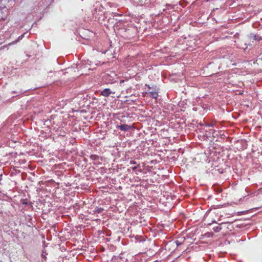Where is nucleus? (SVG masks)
Returning a JSON list of instances; mask_svg holds the SVG:
<instances>
[{"mask_svg":"<svg viewBox=\"0 0 262 262\" xmlns=\"http://www.w3.org/2000/svg\"><path fill=\"white\" fill-rule=\"evenodd\" d=\"M105 79L106 83H113L116 81L117 76L114 72L111 71L105 75Z\"/></svg>","mask_w":262,"mask_h":262,"instance_id":"1","label":"nucleus"},{"mask_svg":"<svg viewBox=\"0 0 262 262\" xmlns=\"http://www.w3.org/2000/svg\"><path fill=\"white\" fill-rule=\"evenodd\" d=\"M112 94H115V92H113L110 89H105L101 92V95L104 97H107Z\"/></svg>","mask_w":262,"mask_h":262,"instance_id":"2","label":"nucleus"},{"mask_svg":"<svg viewBox=\"0 0 262 262\" xmlns=\"http://www.w3.org/2000/svg\"><path fill=\"white\" fill-rule=\"evenodd\" d=\"M132 128L131 126L127 124H123L117 126V128L122 131L126 132Z\"/></svg>","mask_w":262,"mask_h":262,"instance_id":"3","label":"nucleus"},{"mask_svg":"<svg viewBox=\"0 0 262 262\" xmlns=\"http://www.w3.org/2000/svg\"><path fill=\"white\" fill-rule=\"evenodd\" d=\"M26 33H24L23 34L21 35L20 36H19L17 39L15 40V41H13V42H11V43H9V45H14L15 43H16V42H18L19 41H20V40H21L23 39V38L24 37L25 35L26 34Z\"/></svg>","mask_w":262,"mask_h":262,"instance_id":"4","label":"nucleus"},{"mask_svg":"<svg viewBox=\"0 0 262 262\" xmlns=\"http://www.w3.org/2000/svg\"><path fill=\"white\" fill-rule=\"evenodd\" d=\"M149 96L156 99L158 96V93L156 91H152L149 93Z\"/></svg>","mask_w":262,"mask_h":262,"instance_id":"5","label":"nucleus"},{"mask_svg":"<svg viewBox=\"0 0 262 262\" xmlns=\"http://www.w3.org/2000/svg\"><path fill=\"white\" fill-rule=\"evenodd\" d=\"M122 255V254H120L119 256L117 257V259L118 260V262H125L126 261V259L125 258H123V257L121 256Z\"/></svg>","mask_w":262,"mask_h":262,"instance_id":"6","label":"nucleus"},{"mask_svg":"<svg viewBox=\"0 0 262 262\" xmlns=\"http://www.w3.org/2000/svg\"><path fill=\"white\" fill-rule=\"evenodd\" d=\"M213 231L217 233L219 232L222 230V227L220 226H218L213 228Z\"/></svg>","mask_w":262,"mask_h":262,"instance_id":"7","label":"nucleus"},{"mask_svg":"<svg viewBox=\"0 0 262 262\" xmlns=\"http://www.w3.org/2000/svg\"><path fill=\"white\" fill-rule=\"evenodd\" d=\"M206 126H207V127H212V126H214V123H209V124H206L205 125Z\"/></svg>","mask_w":262,"mask_h":262,"instance_id":"8","label":"nucleus"},{"mask_svg":"<svg viewBox=\"0 0 262 262\" xmlns=\"http://www.w3.org/2000/svg\"><path fill=\"white\" fill-rule=\"evenodd\" d=\"M175 243L176 244L177 246H179L182 244V243L179 242V241H175Z\"/></svg>","mask_w":262,"mask_h":262,"instance_id":"9","label":"nucleus"},{"mask_svg":"<svg viewBox=\"0 0 262 262\" xmlns=\"http://www.w3.org/2000/svg\"><path fill=\"white\" fill-rule=\"evenodd\" d=\"M254 39L255 40H260V39H262V38L261 37H258H258H257L256 36H254Z\"/></svg>","mask_w":262,"mask_h":262,"instance_id":"10","label":"nucleus"},{"mask_svg":"<svg viewBox=\"0 0 262 262\" xmlns=\"http://www.w3.org/2000/svg\"><path fill=\"white\" fill-rule=\"evenodd\" d=\"M130 164H136V162L135 161H130L129 162Z\"/></svg>","mask_w":262,"mask_h":262,"instance_id":"11","label":"nucleus"},{"mask_svg":"<svg viewBox=\"0 0 262 262\" xmlns=\"http://www.w3.org/2000/svg\"><path fill=\"white\" fill-rule=\"evenodd\" d=\"M102 210H103V209L99 208L97 210V212L98 213H100L102 211Z\"/></svg>","mask_w":262,"mask_h":262,"instance_id":"12","label":"nucleus"},{"mask_svg":"<svg viewBox=\"0 0 262 262\" xmlns=\"http://www.w3.org/2000/svg\"><path fill=\"white\" fill-rule=\"evenodd\" d=\"M139 166V165L138 166H135L134 167L132 168L133 170H135V169H137V168Z\"/></svg>","mask_w":262,"mask_h":262,"instance_id":"13","label":"nucleus"},{"mask_svg":"<svg viewBox=\"0 0 262 262\" xmlns=\"http://www.w3.org/2000/svg\"><path fill=\"white\" fill-rule=\"evenodd\" d=\"M2 176L0 175V181L2 180Z\"/></svg>","mask_w":262,"mask_h":262,"instance_id":"14","label":"nucleus"},{"mask_svg":"<svg viewBox=\"0 0 262 262\" xmlns=\"http://www.w3.org/2000/svg\"><path fill=\"white\" fill-rule=\"evenodd\" d=\"M212 223H216L215 221L214 220L212 221Z\"/></svg>","mask_w":262,"mask_h":262,"instance_id":"15","label":"nucleus"},{"mask_svg":"<svg viewBox=\"0 0 262 262\" xmlns=\"http://www.w3.org/2000/svg\"><path fill=\"white\" fill-rule=\"evenodd\" d=\"M106 51H104V52H103L102 53H106Z\"/></svg>","mask_w":262,"mask_h":262,"instance_id":"16","label":"nucleus"},{"mask_svg":"<svg viewBox=\"0 0 262 262\" xmlns=\"http://www.w3.org/2000/svg\"><path fill=\"white\" fill-rule=\"evenodd\" d=\"M0 12H1V10L0 9Z\"/></svg>","mask_w":262,"mask_h":262,"instance_id":"17","label":"nucleus"}]
</instances>
